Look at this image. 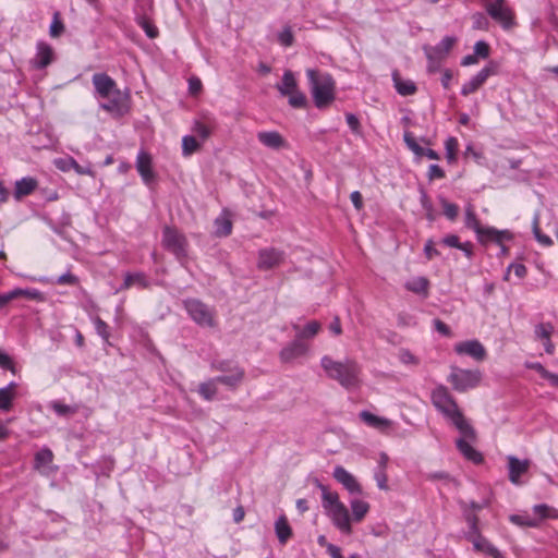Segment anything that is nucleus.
<instances>
[{"instance_id":"f704fd0d","label":"nucleus","mask_w":558,"mask_h":558,"mask_svg":"<svg viewBox=\"0 0 558 558\" xmlns=\"http://www.w3.org/2000/svg\"><path fill=\"white\" fill-rule=\"evenodd\" d=\"M420 203H421L422 208L425 211V218L429 222H434L437 218V214L435 211V208H434L430 197L428 196L426 191L423 189L420 191Z\"/></svg>"},{"instance_id":"f257e3e1","label":"nucleus","mask_w":558,"mask_h":558,"mask_svg":"<svg viewBox=\"0 0 558 558\" xmlns=\"http://www.w3.org/2000/svg\"><path fill=\"white\" fill-rule=\"evenodd\" d=\"M430 402L460 433L461 436L456 440L459 452L466 460L481 464L484 461L483 454L471 445L476 440V430L465 418L448 387L442 384L437 385L430 392Z\"/></svg>"},{"instance_id":"e2e57ef3","label":"nucleus","mask_w":558,"mask_h":558,"mask_svg":"<svg viewBox=\"0 0 558 558\" xmlns=\"http://www.w3.org/2000/svg\"><path fill=\"white\" fill-rule=\"evenodd\" d=\"M202 140H207L210 136V129L199 121H195L192 128Z\"/></svg>"},{"instance_id":"79ce46f5","label":"nucleus","mask_w":558,"mask_h":558,"mask_svg":"<svg viewBox=\"0 0 558 558\" xmlns=\"http://www.w3.org/2000/svg\"><path fill=\"white\" fill-rule=\"evenodd\" d=\"M464 519L469 525V531L465 535L466 539L481 533L480 527H478L480 520H478V517L474 512L468 511L465 509L464 510Z\"/></svg>"},{"instance_id":"5fc2aeb1","label":"nucleus","mask_w":558,"mask_h":558,"mask_svg":"<svg viewBox=\"0 0 558 558\" xmlns=\"http://www.w3.org/2000/svg\"><path fill=\"white\" fill-rule=\"evenodd\" d=\"M64 32V24L60 19V13L53 14V20L50 24L49 34L51 37H59Z\"/></svg>"},{"instance_id":"0e129e2a","label":"nucleus","mask_w":558,"mask_h":558,"mask_svg":"<svg viewBox=\"0 0 558 558\" xmlns=\"http://www.w3.org/2000/svg\"><path fill=\"white\" fill-rule=\"evenodd\" d=\"M399 360L403 364H413V365H417L420 362L418 359L414 354H412L408 349L400 350Z\"/></svg>"},{"instance_id":"bf43d9fd","label":"nucleus","mask_w":558,"mask_h":558,"mask_svg":"<svg viewBox=\"0 0 558 558\" xmlns=\"http://www.w3.org/2000/svg\"><path fill=\"white\" fill-rule=\"evenodd\" d=\"M78 282V278L71 272L63 274L56 280V283L61 286H76Z\"/></svg>"},{"instance_id":"a18cd8bd","label":"nucleus","mask_w":558,"mask_h":558,"mask_svg":"<svg viewBox=\"0 0 558 558\" xmlns=\"http://www.w3.org/2000/svg\"><path fill=\"white\" fill-rule=\"evenodd\" d=\"M509 520L513 524L522 527H537L539 525V520H536V518H531L529 515L511 514L509 517Z\"/></svg>"},{"instance_id":"20e7f679","label":"nucleus","mask_w":558,"mask_h":558,"mask_svg":"<svg viewBox=\"0 0 558 558\" xmlns=\"http://www.w3.org/2000/svg\"><path fill=\"white\" fill-rule=\"evenodd\" d=\"M306 76L315 106L318 109L328 107L336 97V82L332 75L317 69H307Z\"/></svg>"},{"instance_id":"dca6fc26","label":"nucleus","mask_w":558,"mask_h":558,"mask_svg":"<svg viewBox=\"0 0 558 558\" xmlns=\"http://www.w3.org/2000/svg\"><path fill=\"white\" fill-rule=\"evenodd\" d=\"M136 170L138 171L145 184H150L155 180L153 170V158L149 153L140 150L136 157Z\"/></svg>"},{"instance_id":"a211bd4d","label":"nucleus","mask_w":558,"mask_h":558,"mask_svg":"<svg viewBox=\"0 0 558 558\" xmlns=\"http://www.w3.org/2000/svg\"><path fill=\"white\" fill-rule=\"evenodd\" d=\"M456 44V38L452 36L444 37L436 46L425 49V54L428 61H441L452 49Z\"/></svg>"},{"instance_id":"f3484780","label":"nucleus","mask_w":558,"mask_h":558,"mask_svg":"<svg viewBox=\"0 0 558 558\" xmlns=\"http://www.w3.org/2000/svg\"><path fill=\"white\" fill-rule=\"evenodd\" d=\"M454 351L461 355H469L476 361H483L486 356L485 348L478 340L459 342L454 345Z\"/></svg>"},{"instance_id":"c03bdc74","label":"nucleus","mask_w":558,"mask_h":558,"mask_svg":"<svg viewBox=\"0 0 558 558\" xmlns=\"http://www.w3.org/2000/svg\"><path fill=\"white\" fill-rule=\"evenodd\" d=\"M201 148V144L192 135H185L182 138V155L189 157Z\"/></svg>"},{"instance_id":"58836bf2","label":"nucleus","mask_w":558,"mask_h":558,"mask_svg":"<svg viewBox=\"0 0 558 558\" xmlns=\"http://www.w3.org/2000/svg\"><path fill=\"white\" fill-rule=\"evenodd\" d=\"M533 512L538 515L536 520H539V522L545 519H558V510L546 504L535 505Z\"/></svg>"},{"instance_id":"a19ab883","label":"nucleus","mask_w":558,"mask_h":558,"mask_svg":"<svg viewBox=\"0 0 558 558\" xmlns=\"http://www.w3.org/2000/svg\"><path fill=\"white\" fill-rule=\"evenodd\" d=\"M53 453L49 448H43L35 453L34 468L39 470L40 468L52 462Z\"/></svg>"},{"instance_id":"4d7b16f0","label":"nucleus","mask_w":558,"mask_h":558,"mask_svg":"<svg viewBox=\"0 0 558 558\" xmlns=\"http://www.w3.org/2000/svg\"><path fill=\"white\" fill-rule=\"evenodd\" d=\"M490 53L489 45L484 40H478L474 45V54L477 56L478 59H487Z\"/></svg>"},{"instance_id":"f03ea898","label":"nucleus","mask_w":558,"mask_h":558,"mask_svg":"<svg viewBox=\"0 0 558 558\" xmlns=\"http://www.w3.org/2000/svg\"><path fill=\"white\" fill-rule=\"evenodd\" d=\"M95 96L108 99L100 104V108L107 112L123 116L129 111L130 94L123 93L117 86L116 81L107 73H95L92 76Z\"/></svg>"},{"instance_id":"8fccbe9b","label":"nucleus","mask_w":558,"mask_h":558,"mask_svg":"<svg viewBox=\"0 0 558 558\" xmlns=\"http://www.w3.org/2000/svg\"><path fill=\"white\" fill-rule=\"evenodd\" d=\"M554 332V326L551 323H539L535 326L534 333L538 340H547Z\"/></svg>"},{"instance_id":"c9c22d12","label":"nucleus","mask_w":558,"mask_h":558,"mask_svg":"<svg viewBox=\"0 0 558 558\" xmlns=\"http://www.w3.org/2000/svg\"><path fill=\"white\" fill-rule=\"evenodd\" d=\"M92 322L94 324L96 333L102 339L106 344H110V326L101 319L99 316H93Z\"/></svg>"},{"instance_id":"49530a36","label":"nucleus","mask_w":558,"mask_h":558,"mask_svg":"<svg viewBox=\"0 0 558 558\" xmlns=\"http://www.w3.org/2000/svg\"><path fill=\"white\" fill-rule=\"evenodd\" d=\"M532 230H533V234L538 243H541L544 246H550L553 244V240L550 239V236L544 234L541 231L538 215H535L533 218Z\"/></svg>"},{"instance_id":"7ed1b4c3","label":"nucleus","mask_w":558,"mask_h":558,"mask_svg":"<svg viewBox=\"0 0 558 558\" xmlns=\"http://www.w3.org/2000/svg\"><path fill=\"white\" fill-rule=\"evenodd\" d=\"M320 365L327 376L344 389L352 390L360 387L362 368L356 361L350 359L335 361L325 355L320 360Z\"/></svg>"},{"instance_id":"f8f14e48","label":"nucleus","mask_w":558,"mask_h":558,"mask_svg":"<svg viewBox=\"0 0 558 558\" xmlns=\"http://www.w3.org/2000/svg\"><path fill=\"white\" fill-rule=\"evenodd\" d=\"M53 60L54 51L52 47L48 43L39 40L36 44V54L31 60V65L36 70H43L50 65Z\"/></svg>"},{"instance_id":"412c9836","label":"nucleus","mask_w":558,"mask_h":558,"mask_svg":"<svg viewBox=\"0 0 558 558\" xmlns=\"http://www.w3.org/2000/svg\"><path fill=\"white\" fill-rule=\"evenodd\" d=\"M403 140L404 143L407 144V147L411 151H413L417 157L425 156L432 160H438L440 158L439 154L436 150L432 148H423L422 146H420L411 132H404Z\"/></svg>"},{"instance_id":"6ab92c4d","label":"nucleus","mask_w":558,"mask_h":558,"mask_svg":"<svg viewBox=\"0 0 558 558\" xmlns=\"http://www.w3.org/2000/svg\"><path fill=\"white\" fill-rule=\"evenodd\" d=\"M308 350V347L305 342L295 338L292 342L286 345L280 351V360L284 363L292 362L293 360L303 356Z\"/></svg>"},{"instance_id":"5701e85b","label":"nucleus","mask_w":558,"mask_h":558,"mask_svg":"<svg viewBox=\"0 0 558 558\" xmlns=\"http://www.w3.org/2000/svg\"><path fill=\"white\" fill-rule=\"evenodd\" d=\"M56 167L61 171L74 170L77 174L93 175L90 166L80 165L73 157L59 158L54 160Z\"/></svg>"},{"instance_id":"2f4dec72","label":"nucleus","mask_w":558,"mask_h":558,"mask_svg":"<svg viewBox=\"0 0 558 558\" xmlns=\"http://www.w3.org/2000/svg\"><path fill=\"white\" fill-rule=\"evenodd\" d=\"M275 531L278 537V541L281 544H286L288 539L292 536V529L288 522L286 515H280L275 522Z\"/></svg>"},{"instance_id":"13d9d810","label":"nucleus","mask_w":558,"mask_h":558,"mask_svg":"<svg viewBox=\"0 0 558 558\" xmlns=\"http://www.w3.org/2000/svg\"><path fill=\"white\" fill-rule=\"evenodd\" d=\"M0 368L15 373V365L12 357L0 349Z\"/></svg>"},{"instance_id":"2eb2a0df","label":"nucleus","mask_w":558,"mask_h":558,"mask_svg":"<svg viewBox=\"0 0 558 558\" xmlns=\"http://www.w3.org/2000/svg\"><path fill=\"white\" fill-rule=\"evenodd\" d=\"M283 260V252L276 248H264L258 252L257 267L260 270H269L280 265Z\"/></svg>"},{"instance_id":"cd10ccee","label":"nucleus","mask_w":558,"mask_h":558,"mask_svg":"<svg viewBox=\"0 0 558 558\" xmlns=\"http://www.w3.org/2000/svg\"><path fill=\"white\" fill-rule=\"evenodd\" d=\"M359 415H360V418L367 426L376 428L380 432L387 430L391 426L390 420H388L386 417L377 416V415L371 413L369 411L364 410V411L360 412Z\"/></svg>"},{"instance_id":"4be33fe9","label":"nucleus","mask_w":558,"mask_h":558,"mask_svg":"<svg viewBox=\"0 0 558 558\" xmlns=\"http://www.w3.org/2000/svg\"><path fill=\"white\" fill-rule=\"evenodd\" d=\"M473 544L476 551L485 553L493 558H504L501 551L495 547L486 537L481 533L468 538Z\"/></svg>"},{"instance_id":"680f3d73","label":"nucleus","mask_w":558,"mask_h":558,"mask_svg":"<svg viewBox=\"0 0 558 558\" xmlns=\"http://www.w3.org/2000/svg\"><path fill=\"white\" fill-rule=\"evenodd\" d=\"M510 270H513L515 276L519 278H524L527 274V269H526L525 265L512 263L507 268V274L505 275V280H508Z\"/></svg>"},{"instance_id":"9b49d317","label":"nucleus","mask_w":558,"mask_h":558,"mask_svg":"<svg viewBox=\"0 0 558 558\" xmlns=\"http://www.w3.org/2000/svg\"><path fill=\"white\" fill-rule=\"evenodd\" d=\"M498 72L499 63L490 60L477 74L462 85L461 95L469 96L475 93L485 84L489 76L497 75Z\"/></svg>"},{"instance_id":"1a4fd4ad","label":"nucleus","mask_w":558,"mask_h":558,"mask_svg":"<svg viewBox=\"0 0 558 558\" xmlns=\"http://www.w3.org/2000/svg\"><path fill=\"white\" fill-rule=\"evenodd\" d=\"M277 89L282 96L289 97V105L293 108H305L307 105L306 96L299 90L298 83L292 71H284L281 83L277 84Z\"/></svg>"},{"instance_id":"864d4df0","label":"nucleus","mask_w":558,"mask_h":558,"mask_svg":"<svg viewBox=\"0 0 558 558\" xmlns=\"http://www.w3.org/2000/svg\"><path fill=\"white\" fill-rule=\"evenodd\" d=\"M458 140L456 137H448L445 142V148H446V157L449 162L454 161L457 159V151H458Z\"/></svg>"},{"instance_id":"c756f323","label":"nucleus","mask_w":558,"mask_h":558,"mask_svg":"<svg viewBox=\"0 0 558 558\" xmlns=\"http://www.w3.org/2000/svg\"><path fill=\"white\" fill-rule=\"evenodd\" d=\"M17 384L14 381L9 383L5 387L0 388V410L8 412L13 407V400L15 398V388Z\"/></svg>"},{"instance_id":"37998d69","label":"nucleus","mask_w":558,"mask_h":558,"mask_svg":"<svg viewBox=\"0 0 558 558\" xmlns=\"http://www.w3.org/2000/svg\"><path fill=\"white\" fill-rule=\"evenodd\" d=\"M499 231L500 230L496 229L495 227H484L483 226L477 231L476 239L480 244L487 245L488 243H490L493 241L494 236H496Z\"/></svg>"},{"instance_id":"0eeeda50","label":"nucleus","mask_w":558,"mask_h":558,"mask_svg":"<svg viewBox=\"0 0 558 558\" xmlns=\"http://www.w3.org/2000/svg\"><path fill=\"white\" fill-rule=\"evenodd\" d=\"M162 246L184 264L187 259L189 241L175 227L165 226L162 229Z\"/></svg>"},{"instance_id":"e433bc0d","label":"nucleus","mask_w":558,"mask_h":558,"mask_svg":"<svg viewBox=\"0 0 558 558\" xmlns=\"http://www.w3.org/2000/svg\"><path fill=\"white\" fill-rule=\"evenodd\" d=\"M353 520L360 522L369 511L368 502L361 499H352L350 502Z\"/></svg>"},{"instance_id":"ea45409f","label":"nucleus","mask_w":558,"mask_h":558,"mask_svg":"<svg viewBox=\"0 0 558 558\" xmlns=\"http://www.w3.org/2000/svg\"><path fill=\"white\" fill-rule=\"evenodd\" d=\"M216 234L218 236H228L232 232V221L226 216H219L215 219Z\"/></svg>"},{"instance_id":"774afa93","label":"nucleus","mask_w":558,"mask_h":558,"mask_svg":"<svg viewBox=\"0 0 558 558\" xmlns=\"http://www.w3.org/2000/svg\"><path fill=\"white\" fill-rule=\"evenodd\" d=\"M345 120H347V123L349 125V128L351 129V131L355 134H360L361 133V123H360V120L359 118L353 114V113H347L345 114Z\"/></svg>"},{"instance_id":"4468645a","label":"nucleus","mask_w":558,"mask_h":558,"mask_svg":"<svg viewBox=\"0 0 558 558\" xmlns=\"http://www.w3.org/2000/svg\"><path fill=\"white\" fill-rule=\"evenodd\" d=\"M508 460V476L509 481L514 485H521V476L527 473L530 468V460H520L514 456H509Z\"/></svg>"},{"instance_id":"de8ad7c7","label":"nucleus","mask_w":558,"mask_h":558,"mask_svg":"<svg viewBox=\"0 0 558 558\" xmlns=\"http://www.w3.org/2000/svg\"><path fill=\"white\" fill-rule=\"evenodd\" d=\"M438 199L444 209V215L451 221L456 220L459 215V206L448 202L444 196H439Z\"/></svg>"},{"instance_id":"393cba45","label":"nucleus","mask_w":558,"mask_h":558,"mask_svg":"<svg viewBox=\"0 0 558 558\" xmlns=\"http://www.w3.org/2000/svg\"><path fill=\"white\" fill-rule=\"evenodd\" d=\"M136 286L140 289H147L150 287V282L147 276L142 272H126L124 275L123 283L121 284L119 291L129 290L131 287Z\"/></svg>"},{"instance_id":"72a5a7b5","label":"nucleus","mask_w":558,"mask_h":558,"mask_svg":"<svg viewBox=\"0 0 558 558\" xmlns=\"http://www.w3.org/2000/svg\"><path fill=\"white\" fill-rule=\"evenodd\" d=\"M405 289L413 293L427 295L429 281L425 277H416L405 283Z\"/></svg>"},{"instance_id":"9d476101","label":"nucleus","mask_w":558,"mask_h":558,"mask_svg":"<svg viewBox=\"0 0 558 558\" xmlns=\"http://www.w3.org/2000/svg\"><path fill=\"white\" fill-rule=\"evenodd\" d=\"M485 2L487 14L495 22L499 23L504 29H511L515 25L514 14L507 4V0H489Z\"/></svg>"},{"instance_id":"7c9ffc66","label":"nucleus","mask_w":558,"mask_h":558,"mask_svg":"<svg viewBox=\"0 0 558 558\" xmlns=\"http://www.w3.org/2000/svg\"><path fill=\"white\" fill-rule=\"evenodd\" d=\"M317 487L322 492V505H323L325 512L328 511V509L335 508V507H337V505L342 504L339 500L338 493L329 490V488L326 485L319 483L318 481H317Z\"/></svg>"},{"instance_id":"423d86ee","label":"nucleus","mask_w":558,"mask_h":558,"mask_svg":"<svg viewBox=\"0 0 558 558\" xmlns=\"http://www.w3.org/2000/svg\"><path fill=\"white\" fill-rule=\"evenodd\" d=\"M210 367L213 371L222 373V375L216 377V380L231 390H235L244 380L245 371L234 361H214Z\"/></svg>"},{"instance_id":"69168bd1","label":"nucleus","mask_w":558,"mask_h":558,"mask_svg":"<svg viewBox=\"0 0 558 558\" xmlns=\"http://www.w3.org/2000/svg\"><path fill=\"white\" fill-rule=\"evenodd\" d=\"M472 20H473V27L474 28H476V29H487V27H488V20H487V17L483 13L477 12V13L473 14Z\"/></svg>"},{"instance_id":"4c0bfd02","label":"nucleus","mask_w":558,"mask_h":558,"mask_svg":"<svg viewBox=\"0 0 558 558\" xmlns=\"http://www.w3.org/2000/svg\"><path fill=\"white\" fill-rule=\"evenodd\" d=\"M465 227L468 229H471L477 233V231L483 227L477 218V215L475 213V208L472 204H468L465 206V220H464Z\"/></svg>"},{"instance_id":"bb28decb","label":"nucleus","mask_w":558,"mask_h":558,"mask_svg":"<svg viewBox=\"0 0 558 558\" xmlns=\"http://www.w3.org/2000/svg\"><path fill=\"white\" fill-rule=\"evenodd\" d=\"M257 140L264 146L271 148V149H280L286 144V141L282 137V135L277 131L258 132Z\"/></svg>"},{"instance_id":"603ef678","label":"nucleus","mask_w":558,"mask_h":558,"mask_svg":"<svg viewBox=\"0 0 558 558\" xmlns=\"http://www.w3.org/2000/svg\"><path fill=\"white\" fill-rule=\"evenodd\" d=\"M137 23L143 28L147 37L153 39L158 36V28L149 19L142 16L138 19Z\"/></svg>"},{"instance_id":"473e14b6","label":"nucleus","mask_w":558,"mask_h":558,"mask_svg":"<svg viewBox=\"0 0 558 558\" xmlns=\"http://www.w3.org/2000/svg\"><path fill=\"white\" fill-rule=\"evenodd\" d=\"M217 384L219 383L216 380V377L210 378L207 381L199 384L197 392L206 401H211L215 399L218 391Z\"/></svg>"},{"instance_id":"052dcab7","label":"nucleus","mask_w":558,"mask_h":558,"mask_svg":"<svg viewBox=\"0 0 558 558\" xmlns=\"http://www.w3.org/2000/svg\"><path fill=\"white\" fill-rule=\"evenodd\" d=\"M375 480L377 482V486L380 489L387 490L388 489V476L386 474V470L383 468H377L375 471Z\"/></svg>"},{"instance_id":"ddd939ff","label":"nucleus","mask_w":558,"mask_h":558,"mask_svg":"<svg viewBox=\"0 0 558 558\" xmlns=\"http://www.w3.org/2000/svg\"><path fill=\"white\" fill-rule=\"evenodd\" d=\"M326 514L330 518L332 524L344 534H351L352 526L347 507L341 504L328 509Z\"/></svg>"},{"instance_id":"338daca9","label":"nucleus","mask_w":558,"mask_h":558,"mask_svg":"<svg viewBox=\"0 0 558 558\" xmlns=\"http://www.w3.org/2000/svg\"><path fill=\"white\" fill-rule=\"evenodd\" d=\"M513 240V233L510 230H500L496 236H494L490 243H495L498 246L502 245L505 241Z\"/></svg>"},{"instance_id":"6e6d98bb","label":"nucleus","mask_w":558,"mask_h":558,"mask_svg":"<svg viewBox=\"0 0 558 558\" xmlns=\"http://www.w3.org/2000/svg\"><path fill=\"white\" fill-rule=\"evenodd\" d=\"M278 41L283 47H290L294 43V35L292 28L290 26L283 27V29L278 34Z\"/></svg>"},{"instance_id":"c85d7f7f","label":"nucleus","mask_w":558,"mask_h":558,"mask_svg":"<svg viewBox=\"0 0 558 558\" xmlns=\"http://www.w3.org/2000/svg\"><path fill=\"white\" fill-rule=\"evenodd\" d=\"M391 76L393 81V86L399 95L411 96L416 93L417 87L415 83L411 80H403L397 70L392 72Z\"/></svg>"},{"instance_id":"39448f33","label":"nucleus","mask_w":558,"mask_h":558,"mask_svg":"<svg viewBox=\"0 0 558 558\" xmlns=\"http://www.w3.org/2000/svg\"><path fill=\"white\" fill-rule=\"evenodd\" d=\"M183 307L190 318L199 327L215 328L217 326L216 311L199 299L183 300Z\"/></svg>"},{"instance_id":"6e6552de","label":"nucleus","mask_w":558,"mask_h":558,"mask_svg":"<svg viewBox=\"0 0 558 558\" xmlns=\"http://www.w3.org/2000/svg\"><path fill=\"white\" fill-rule=\"evenodd\" d=\"M482 379V373L478 369H463L458 366H451V372L447 378L453 390L465 392L476 388Z\"/></svg>"},{"instance_id":"09e8293b","label":"nucleus","mask_w":558,"mask_h":558,"mask_svg":"<svg viewBox=\"0 0 558 558\" xmlns=\"http://www.w3.org/2000/svg\"><path fill=\"white\" fill-rule=\"evenodd\" d=\"M50 409L59 416H69L75 414L77 411L76 407H72L60 401H52L50 403Z\"/></svg>"},{"instance_id":"3c124183","label":"nucleus","mask_w":558,"mask_h":558,"mask_svg":"<svg viewBox=\"0 0 558 558\" xmlns=\"http://www.w3.org/2000/svg\"><path fill=\"white\" fill-rule=\"evenodd\" d=\"M320 330V324L317 320L307 323L304 328L296 335L300 340L304 338H313Z\"/></svg>"},{"instance_id":"a878e982","label":"nucleus","mask_w":558,"mask_h":558,"mask_svg":"<svg viewBox=\"0 0 558 558\" xmlns=\"http://www.w3.org/2000/svg\"><path fill=\"white\" fill-rule=\"evenodd\" d=\"M38 186V182L35 178L25 177L15 182L14 198L20 201L21 198L31 195Z\"/></svg>"},{"instance_id":"aec40b11","label":"nucleus","mask_w":558,"mask_h":558,"mask_svg":"<svg viewBox=\"0 0 558 558\" xmlns=\"http://www.w3.org/2000/svg\"><path fill=\"white\" fill-rule=\"evenodd\" d=\"M333 477L344 486L350 494H362V487L355 477L349 473L343 466H336L333 470Z\"/></svg>"},{"instance_id":"b1692460","label":"nucleus","mask_w":558,"mask_h":558,"mask_svg":"<svg viewBox=\"0 0 558 558\" xmlns=\"http://www.w3.org/2000/svg\"><path fill=\"white\" fill-rule=\"evenodd\" d=\"M10 302L24 298L26 300L35 301V302H44L46 300L45 294L35 288H15L13 290L8 291Z\"/></svg>"}]
</instances>
